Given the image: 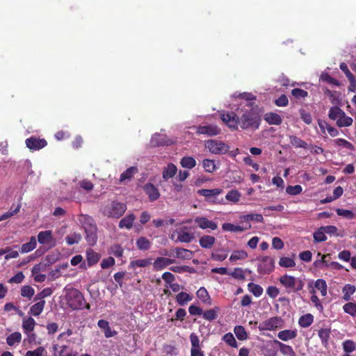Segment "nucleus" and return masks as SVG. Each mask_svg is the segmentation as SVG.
Listing matches in <instances>:
<instances>
[{"label":"nucleus","instance_id":"14","mask_svg":"<svg viewBox=\"0 0 356 356\" xmlns=\"http://www.w3.org/2000/svg\"><path fill=\"white\" fill-rule=\"evenodd\" d=\"M38 241L42 245H55V239L51 230L40 232L38 234Z\"/></svg>","mask_w":356,"mask_h":356},{"label":"nucleus","instance_id":"22","mask_svg":"<svg viewBox=\"0 0 356 356\" xmlns=\"http://www.w3.org/2000/svg\"><path fill=\"white\" fill-rule=\"evenodd\" d=\"M216 238L210 235H204L199 239L200 245L202 248L211 249L216 243Z\"/></svg>","mask_w":356,"mask_h":356},{"label":"nucleus","instance_id":"38","mask_svg":"<svg viewBox=\"0 0 356 356\" xmlns=\"http://www.w3.org/2000/svg\"><path fill=\"white\" fill-rule=\"evenodd\" d=\"M138 172V169L136 167L131 166L129 168H127L125 171H124L121 175L120 177V181L121 182H123L124 181L128 179H131L134 175Z\"/></svg>","mask_w":356,"mask_h":356},{"label":"nucleus","instance_id":"54","mask_svg":"<svg viewBox=\"0 0 356 356\" xmlns=\"http://www.w3.org/2000/svg\"><path fill=\"white\" fill-rule=\"evenodd\" d=\"M202 165L204 170L207 172H213L216 170L215 161L211 159H204L202 161Z\"/></svg>","mask_w":356,"mask_h":356},{"label":"nucleus","instance_id":"61","mask_svg":"<svg viewBox=\"0 0 356 356\" xmlns=\"http://www.w3.org/2000/svg\"><path fill=\"white\" fill-rule=\"evenodd\" d=\"M334 143H335V145H337L339 147H345L350 150L354 149L353 145L351 143H350L349 141H348L343 138H337V139L334 140Z\"/></svg>","mask_w":356,"mask_h":356},{"label":"nucleus","instance_id":"31","mask_svg":"<svg viewBox=\"0 0 356 356\" xmlns=\"http://www.w3.org/2000/svg\"><path fill=\"white\" fill-rule=\"evenodd\" d=\"M356 291L355 286L350 284H346L342 289L343 299L345 301H349L351 298V296L355 293Z\"/></svg>","mask_w":356,"mask_h":356},{"label":"nucleus","instance_id":"49","mask_svg":"<svg viewBox=\"0 0 356 356\" xmlns=\"http://www.w3.org/2000/svg\"><path fill=\"white\" fill-rule=\"evenodd\" d=\"M22 339V335L19 332H15L10 334L6 339V342L10 346H13L16 343H19Z\"/></svg>","mask_w":356,"mask_h":356},{"label":"nucleus","instance_id":"55","mask_svg":"<svg viewBox=\"0 0 356 356\" xmlns=\"http://www.w3.org/2000/svg\"><path fill=\"white\" fill-rule=\"evenodd\" d=\"M222 340L227 344L230 346L231 347H233V348H237L238 347V343H237V342H236V341L233 334L231 333V332L226 333L222 337Z\"/></svg>","mask_w":356,"mask_h":356},{"label":"nucleus","instance_id":"62","mask_svg":"<svg viewBox=\"0 0 356 356\" xmlns=\"http://www.w3.org/2000/svg\"><path fill=\"white\" fill-rule=\"evenodd\" d=\"M343 349L347 353H352L356 349V344L352 340H346L343 343Z\"/></svg>","mask_w":356,"mask_h":356},{"label":"nucleus","instance_id":"64","mask_svg":"<svg viewBox=\"0 0 356 356\" xmlns=\"http://www.w3.org/2000/svg\"><path fill=\"white\" fill-rule=\"evenodd\" d=\"M302 188L300 185L289 186L286 188V192L291 195H296L301 193Z\"/></svg>","mask_w":356,"mask_h":356},{"label":"nucleus","instance_id":"39","mask_svg":"<svg viewBox=\"0 0 356 356\" xmlns=\"http://www.w3.org/2000/svg\"><path fill=\"white\" fill-rule=\"evenodd\" d=\"M152 264V259H142L131 261L129 264V267L135 268L136 267H147Z\"/></svg>","mask_w":356,"mask_h":356},{"label":"nucleus","instance_id":"58","mask_svg":"<svg viewBox=\"0 0 356 356\" xmlns=\"http://www.w3.org/2000/svg\"><path fill=\"white\" fill-rule=\"evenodd\" d=\"M280 266L284 268H292L296 266L295 261L290 258L286 257H281L279 261Z\"/></svg>","mask_w":356,"mask_h":356},{"label":"nucleus","instance_id":"45","mask_svg":"<svg viewBox=\"0 0 356 356\" xmlns=\"http://www.w3.org/2000/svg\"><path fill=\"white\" fill-rule=\"evenodd\" d=\"M180 163L183 168L191 169L196 165V161L193 157L184 156L181 159Z\"/></svg>","mask_w":356,"mask_h":356},{"label":"nucleus","instance_id":"28","mask_svg":"<svg viewBox=\"0 0 356 356\" xmlns=\"http://www.w3.org/2000/svg\"><path fill=\"white\" fill-rule=\"evenodd\" d=\"M290 143L296 148L307 149V143L295 135L289 136Z\"/></svg>","mask_w":356,"mask_h":356},{"label":"nucleus","instance_id":"13","mask_svg":"<svg viewBox=\"0 0 356 356\" xmlns=\"http://www.w3.org/2000/svg\"><path fill=\"white\" fill-rule=\"evenodd\" d=\"M150 144L152 147H159L164 145H170L172 144V141L169 139L166 135L161 134H155L152 136Z\"/></svg>","mask_w":356,"mask_h":356},{"label":"nucleus","instance_id":"37","mask_svg":"<svg viewBox=\"0 0 356 356\" xmlns=\"http://www.w3.org/2000/svg\"><path fill=\"white\" fill-rule=\"evenodd\" d=\"M44 305L45 301L41 300L31 307L30 313L35 316H39L42 312Z\"/></svg>","mask_w":356,"mask_h":356},{"label":"nucleus","instance_id":"60","mask_svg":"<svg viewBox=\"0 0 356 356\" xmlns=\"http://www.w3.org/2000/svg\"><path fill=\"white\" fill-rule=\"evenodd\" d=\"M229 275L234 279L238 280H245V270L241 268H235L234 271L230 273Z\"/></svg>","mask_w":356,"mask_h":356},{"label":"nucleus","instance_id":"56","mask_svg":"<svg viewBox=\"0 0 356 356\" xmlns=\"http://www.w3.org/2000/svg\"><path fill=\"white\" fill-rule=\"evenodd\" d=\"M336 213L338 216H342L350 220L356 218V213H353L352 211L347 209H336Z\"/></svg>","mask_w":356,"mask_h":356},{"label":"nucleus","instance_id":"9","mask_svg":"<svg viewBox=\"0 0 356 356\" xmlns=\"http://www.w3.org/2000/svg\"><path fill=\"white\" fill-rule=\"evenodd\" d=\"M274 269V260L270 257H264L259 260L257 271L260 274L270 273Z\"/></svg>","mask_w":356,"mask_h":356},{"label":"nucleus","instance_id":"24","mask_svg":"<svg viewBox=\"0 0 356 356\" xmlns=\"http://www.w3.org/2000/svg\"><path fill=\"white\" fill-rule=\"evenodd\" d=\"M186 229L187 227H185L178 232V241L181 243H190L195 238L193 233L186 232L185 229Z\"/></svg>","mask_w":356,"mask_h":356},{"label":"nucleus","instance_id":"27","mask_svg":"<svg viewBox=\"0 0 356 356\" xmlns=\"http://www.w3.org/2000/svg\"><path fill=\"white\" fill-rule=\"evenodd\" d=\"M331 330L330 328H321L318 330V335L321 341L323 346L327 347L328 341L330 337Z\"/></svg>","mask_w":356,"mask_h":356},{"label":"nucleus","instance_id":"25","mask_svg":"<svg viewBox=\"0 0 356 356\" xmlns=\"http://www.w3.org/2000/svg\"><path fill=\"white\" fill-rule=\"evenodd\" d=\"M86 259L88 265L92 266L99 261L100 254L95 252L92 249H88L86 250Z\"/></svg>","mask_w":356,"mask_h":356},{"label":"nucleus","instance_id":"52","mask_svg":"<svg viewBox=\"0 0 356 356\" xmlns=\"http://www.w3.org/2000/svg\"><path fill=\"white\" fill-rule=\"evenodd\" d=\"M248 254L245 250H236L232 252L229 257L230 261H236L240 259H245L248 257Z\"/></svg>","mask_w":356,"mask_h":356},{"label":"nucleus","instance_id":"3","mask_svg":"<svg viewBox=\"0 0 356 356\" xmlns=\"http://www.w3.org/2000/svg\"><path fill=\"white\" fill-rule=\"evenodd\" d=\"M81 222L86 233V240L88 245L93 246L97 241V227L92 217L82 215Z\"/></svg>","mask_w":356,"mask_h":356},{"label":"nucleus","instance_id":"53","mask_svg":"<svg viewBox=\"0 0 356 356\" xmlns=\"http://www.w3.org/2000/svg\"><path fill=\"white\" fill-rule=\"evenodd\" d=\"M243 219L245 221H255L257 222H263L264 218L260 213H250L243 216Z\"/></svg>","mask_w":356,"mask_h":356},{"label":"nucleus","instance_id":"8","mask_svg":"<svg viewBox=\"0 0 356 356\" xmlns=\"http://www.w3.org/2000/svg\"><path fill=\"white\" fill-rule=\"evenodd\" d=\"M205 147L210 152L215 154H225L229 150V146L222 141L209 140L206 141Z\"/></svg>","mask_w":356,"mask_h":356},{"label":"nucleus","instance_id":"41","mask_svg":"<svg viewBox=\"0 0 356 356\" xmlns=\"http://www.w3.org/2000/svg\"><path fill=\"white\" fill-rule=\"evenodd\" d=\"M241 197V193L235 189L229 191L226 196L225 198L227 201L233 202V203H238L240 200V198Z\"/></svg>","mask_w":356,"mask_h":356},{"label":"nucleus","instance_id":"51","mask_svg":"<svg viewBox=\"0 0 356 356\" xmlns=\"http://www.w3.org/2000/svg\"><path fill=\"white\" fill-rule=\"evenodd\" d=\"M315 288L321 291L323 296L327 295V284L326 282L323 279H318L314 284Z\"/></svg>","mask_w":356,"mask_h":356},{"label":"nucleus","instance_id":"59","mask_svg":"<svg viewBox=\"0 0 356 356\" xmlns=\"http://www.w3.org/2000/svg\"><path fill=\"white\" fill-rule=\"evenodd\" d=\"M81 240V236L80 234L74 233L73 234L68 235L65 237L67 243L70 245L79 243Z\"/></svg>","mask_w":356,"mask_h":356},{"label":"nucleus","instance_id":"34","mask_svg":"<svg viewBox=\"0 0 356 356\" xmlns=\"http://www.w3.org/2000/svg\"><path fill=\"white\" fill-rule=\"evenodd\" d=\"M35 325V321L32 317L24 319L22 322V328L26 334H29L33 331Z\"/></svg>","mask_w":356,"mask_h":356},{"label":"nucleus","instance_id":"12","mask_svg":"<svg viewBox=\"0 0 356 356\" xmlns=\"http://www.w3.org/2000/svg\"><path fill=\"white\" fill-rule=\"evenodd\" d=\"M194 221L202 229H209L211 230H216L218 228V225L216 222L210 220L206 217H196Z\"/></svg>","mask_w":356,"mask_h":356},{"label":"nucleus","instance_id":"11","mask_svg":"<svg viewBox=\"0 0 356 356\" xmlns=\"http://www.w3.org/2000/svg\"><path fill=\"white\" fill-rule=\"evenodd\" d=\"M220 131L218 126L213 124L198 126L196 128V133L197 134H203L208 136H217L220 133Z\"/></svg>","mask_w":356,"mask_h":356},{"label":"nucleus","instance_id":"20","mask_svg":"<svg viewBox=\"0 0 356 356\" xmlns=\"http://www.w3.org/2000/svg\"><path fill=\"white\" fill-rule=\"evenodd\" d=\"M264 118L269 124L272 125H280L282 122V117L279 114L273 112L266 113Z\"/></svg>","mask_w":356,"mask_h":356},{"label":"nucleus","instance_id":"1","mask_svg":"<svg viewBox=\"0 0 356 356\" xmlns=\"http://www.w3.org/2000/svg\"><path fill=\"white\" fill-rule=\"evenodd\" d=\"M253 103H248L249 108L241 110V115H237L235 113H222L221 120L232 129L237 130L238 127L242 129L255 131L259 129L261 124V116L253 108Z\"/></svg>","mask_w":356,"mask_h":356},{"label":"nucleus","instance_id":"42","mask_svg":"<svg viewBox=\"0 0 356 356\" xmlns=\"http://www.w3.org/2000/svg\"><path fill=\"white\" fill-rule=\"evenodd\" d=\"M234 332L240 341L246 340L248 337L245 327L242 325H236L234 328Z\"/></svg>","mask_w":356,"mask_h":356},{"label":"nucleus","instance_id":"35","mask_svg":"<svg viewBox=\"0 0 356 356\" xmlns=\"http://www.w3.org/2000/svg\"><path fill=\"white\" fill-rule=\"evenodd\" d=\"M37 241L35 236H31L29 242L24 243L21 246L20 252L22 253H27L36 248Z\"/></svg>","mask_w":356,"mask_h":356},{"label":"nucleus","instance_id":"4","mask_svg":"<svg viewBox=\"0 0 356 356\" xmlns=\"http://www.w3.org/2000/svg\"><path fill=\"white\" fill-rule=\"evenodd\" d=\"M126 210L127 204L117 200L111 201L104 205L101 209V211L104 216L113 218H120L123 216Z\"/></svg>","mask_w":356,"mask_h":356},{"label":"nucleus","instance_id":"23","mask_svg":"<svg viewBox=\"0 0 356 356\" xmlns=\"http://www.w3.org/2000/svg\"><path fill=\"white\" fill-rule=\"evenodd\" d=\"M135 219L134 214H128L120 220L118 226L120 229L127 228L129 229L132 227Z\"/></svg>","mask_w":356,"mask_h":356},{"label":"nucleus","instance_id":"48","mask_svg":"<svg viewBox=\"0 0 356 356\" xmlns=\"http://www.w3.org/2000/svg\"><path fill=\"white\" fill-rule=\"evenodd\" d=\"M314 241L316 243H321L327 240V236L322 227H319L314 234Z\"/></svg>","mask_w":356,"mask_h":356},{"label":"nucleus","instance_id":"30","mask_svg":"<svg viewBox=\"0 0 356 356\" xmlns=\"http://www.w3.org/2000/svg\"><path fill=\"white\" fill-rule=\"evenodd\" d=\"M197 297L204 303L207 305L211 304V300L209 295L208 291L204 287L200 288L197 293H196Z\"/></svg>","mask_w":356,"mask_h":356},{"label":"nucleus","instance_id":"46","mask_svg":"<svg viewBox=\"0 0 356 356\" xmlns=\"http://www.w3.org/2000/svg\"><path fill=\"white\" fill-rule=\"evenodd\" d=\"M248 290L256 297H259L263 293V288L257 284L250 282L248 284Z\"/></svg>","mask_w":356,"mask_h":356},{"label":"nucleus","instance_id":"19","mask_svg":"<svg viewBox=\"0 0 356 356\" xmlns=\"http://www.w3.org/2000/svg\"><path fill=\"white\" fill-rule=\"evenodd\" d=\"M297 336L298 332L296 330H284L280 331L277 334L278 339L283 341L294 339Z\"/></svg>","mask_w":356,"mask_h":356},{"label":"nucleus","instance_id":"7","mask_svg":"<svg viewBox=\"0 0 356 356\" xmlns=\"http://www.w3.org/2000/svg\"><path fill=\"white\" fill-rule=\"evenodd\" d=\"M221 188H213V189H200L197 193L200 195L204 196L205 200L211 204H222L223 198H218V195L222 193Z\"/></svg>","mask_w":356,"mask_h":356},{"label":"nucleus","instance_id":"32","mask_svg":"<svg viewBox=\"0 0 356 356\" xmlns=\"http://www.w3.org/2000/svg\"><path fill=\"white\" fill-rule=\"evenodd\" d=\"M175 252L176 257L178 259H190L193 256V252L191 250L182 248H176Z\"/></svg>","mask_w":356,"mask_h":356},{"label":"nucleus","instance_id":"26","mask_svg":"<svg viewBox=\"0 0 356 356\" xmlns=\"http://www.w3.org/2000/svg\"><path fill=\"white\" fill-rule=\"evenodd\" d=\"M177 171V168L175 165L173 163H168L167 167L164 168L162 175L163 178L165 180L169 179L170 178L173 177Z\"/></svg>","mask_w":356,"mask_h":356},{"label":"nucleus","instance_id":"17","mask_svg":"<svg viewBox=\"0 0 356 356\" xmlns=\"http://www.w3.org/2000/svg\"><path fill=\"white\" fill-rule=\"evenodd\" d=\"M273 343V345H275L279 348V350L282 355L288 356H293L295 355V351L292 346L285 344L277 339H274Z\"/></svg>","mask_w":356,"mask_h":356},{"label":"nucleus","instance_id":"63","mask_svg":"<svg viewBox=\"0 0 356 356\" xmlns=\"http://www.w3.org/2000/svg\"><path fill=\"white\" fill-rule=\"evenodd\" d=\"M291 95L298 99L305 98L308 96V92L300 89V88H294L291 90Z\"/></svg>","mask_w":356,"mask_h":356},{"label":"nucleus","instance_id":"5","mask_svg":"<svg viewBox=\"0 0 356 356\" xmlns=\"http://www.w3.org/2000/svg\"><path fill=\"white\" fill-rule=\"evenodd\" d=\"M279 281L289 293L298 292L304 287V282L300 278H296L287 274L281 276Z\"/></svg>","mask_w":356,"mask_h":356},{"label":"nucleus","instance_id":"15","mask_svg":"<svg viewBox=\"0 0 356 356\" xmlns=\"http://www.w3.org/2000/svg\"><path fill=\"white\" fill-rule=\"evenodd\" d=\"M143 188L150 202L156 201L160 197L159 191L153 184L147 183L143 186Z\"/></svg>","mask_w":356,"mask_h":356},{"label":"nucleus","instance_id":"33","mask_svg":"<svg viewBox=\"0 0 356 356\" xmlns=\"http://www.w3.org/2000/svg\"><path fill=\"white\" fill-rule=\"evenodd\" d=\"M314 322V316L311 314H307L301 316L298 320V324L301 327H308Z\"/></svg>","mask_w":356,"mask_h":356},{"label":"nucleus","instance_id":"2","mask_svg":"<svg viewBox=\"0 0 356 356\" xmlns=\"http://www.w3.org/2000/svg\"><path fill=\"white\" fill-rule=\"evenodd\" d=\"M65 297L67 305L73 310L83 309V308L87 309H90V304L86 303L85 298L82 293L75 288L72 287L66 289Z\"/></svg>","mask_w":356,"mask_h":356},{"label":"nucleus","instance_id":"50","mask_svg":"<svg viewBox=\"0 0 356 356\" xmlns=\"http://www.w3.org/2000/svg\"><path fill=\"white\" fill-rule=\"evenodd\" d=\"M150 241L145 237H140L136 241V245L139 250H147L150 248Z\"/></svg>","mask_w":356,"mask_h":356},{"label":"nucleus","instance_id":"18","mask_svg":"<svg viewBox=\"0 0 356 356\" xmlns=\"http://www.w3.org/2000/svg\"><path fill=\"white\" fill-rule=\"evenodd\" d=\"M97 325L104 331V335L106 338H110L117 334V332L111 330L108 322L106 320H99Z\"/></svg>","mask_w":356,"mask_h":356},{"label":"nucleus","instance_id":"40","mask_svg":"<svg viewBox=\"0 0 356 356\" xmlns=\"http://www.w3.org/2000/svg\"><path fill=\"white\" fill-rule=\"evenodd\" d=\"M20 208H21L20 204H18L15 207L14 205H13L10 207V209H9V211H6V213H4L3 214H2L0 216V222L5 220L13 216L14 215L17 214L19 211Z\"/></svg>","mask_w":356,"mask_h":356},{"label":"nucleus","instance_id":"21","mask_svg":"<svg viewBox=\"0 0 356 356\" xmlns=\"http://www.w3.org/2000/svg\"><path fill=\"white\" fill-rule=\"evenodd\" d=\"M251 225L248 224L246 227H243L240 225H235L234 224L226 222L222 224V229L225 232H243L245 230H247L248 229H250Z\"/></svg>","mask_w":356,"mask_h":356},{"label":"nucleus","instance_id":"10","mask_svg":"<svg viewBox=\"0 0 356 356\" xmlns=\"http://www.w3.org/2000/svg\"><path fill=\"white\" fill-rule=\"evenodd\" d=\"M26 147L32 152L40 150L47 145V142L44 138L36 136H31L25 140Z\"/></svg>","mask_w":356,"mask_h":356},{"label":"nucleus","instance_id":"44","mask_svg":"<svg viewBox=\"0 0 356 356\" xmlns=\"http://www.w3.org/2000/svg\"><path fill=\"white\" fill-rule=\"evenodd\" d=\"M341 115H344V111L338 106H332L329 111L328 116L331 120H337Z\"/></svg>","mask_w":356,"mask_h":356},{"label":"nucleus","instance_id":"6","mask_svg":"<svg viewBox=\"0 0 356 356\" xmlns=\"http://www.w3.org/2000/svg\"><path fill=\"white\" fill-rule=\"evenodd\" d=\"M284 326V321L280 316H273L262 322L258 326L261 332L273 331L282 328Z\"/></svg>","mask_w":356,"mask_h":356},{"label":"nucleus","instance_id":"36","mask_svg":"<svg viewBox=\"0 0 356 356\" xmlns=\"http://www.w3.org/2000/svg\"><path fill=\"white\" fill-rule=\"evenodd\" d=\"M193 296L186 292H180L176 296V302L180 306H184L188 302L192 300Z\"/></svg>","mask_w":356,"mask_h":356},{"label":"nucleus","instance_id":"16","mask_svg":"<svg viewBox=\"0 0 356 356\" xmlns=\"http://www.w3.org/2000/svg\"><path fill=\"white\" fill-rule=\"evenodd\" d=\"M175 263V260L167 257H157L153 263L154 269L155 270H161L168 266Z\"/></svg>","mask_w":356,"mask_h":356},{"label":"nucleus","instance_id":"57","mask_svg":"<svg viewBox=\"0 0 356 356\" xmlns=\"http://www.w3.org/2000/svg\"><path fill=\"white\" fill-rule=\"evenodd\" d=\"M189 338L191 343V350L202 348L200 346V339L197 334H195V332H192L190 334Z\"/></svg>","mask_w":356,"mask_h":356},{"label":"nucleus","instance_id":"29","mask_svg":"<svg viewBox=\"0 0 356 356\" xmlns=\"http://www.w3.org/2000/svg\"><path fill=\"white\" fill-rule=\"evenodd\" d=\"M219 312L220 307H214L213 309L203 312L202 315L205 320L212 321L218 317V313Z\"/></svg>","mask_w":356,"mask_h":356},{"label":"nucleus","instance_id":"43","mask_svg":"<svg viewBox=\"0 0 356 356\" xmlns=\"http://www.w3.org/2000/svg\"><path fill=\"white\" fill-rule=\"evenodd\" d=\"M353 122V118L347 116L344 113V115H341V117L337 120V125L339 127H349L352 125Z\"/></svg>","mask_w":356,"mask_h":356},{"label":"nucleus","instance_id":"47","mask_svg":"<svg viewBox=\"0 0 356 356\" xmlns=\"http://www.w3.org/2000/svg\"><path fill=\"white\" fill-rule=\"evenodd\" d=\"M343 309L345 313L353 317H356V302H349L343 305Z\"/></svg>","mask_w":356,"mask_h":356}]
</instances>
